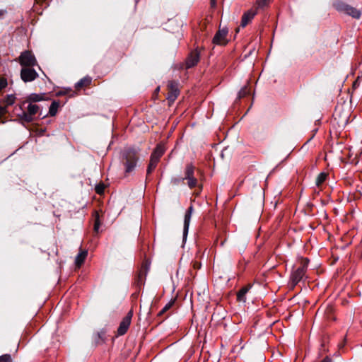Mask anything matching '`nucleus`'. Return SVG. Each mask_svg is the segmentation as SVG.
Wrapping results in <instances>:
<instances>
[{"label": "nucleus", "mask_w": 362, "mask_h": 362, "mask_svg": "<svg viewBox=\"0 0 362 362\" xmlns=\"http://www.w3.org/2000/svg\"><path fill=\"white\" fill-rule=\"evenodd\" d=\"M308 263V260L302 262L301 265L291 273L290 280L293 286L297 285L303 279L307 270Z\"/></svg>", "instance_id": "4"}, {"label": "nucleus", "mask_w": 362, "mask_h": 362, "mask_svg": "<svg viewBox=\"0 0 362 362\" xmlns=\"http://www.w3.org/2000/svg\"><path fill=\"white\" fill-rule=\"evenodd\" d=\"M178 86H179L178 83L175 81H170L168 82V93L167 100L170 103H173L177 98V96L180 93Z\"/></svg>", "instance_id": "8"}, {"label": "nucleus", "mask_w": 362, "mask_h": 362, "mask_svg": "<svg viewBox=\"0 0 362 362\" xmlns=\"http://www.w3.org/2000/svg\"><path fill=\"white\" fill-rule=\"evenodd\" d=\"M8 85L7 79L4 77H0V90L5 88Z\"/></svg>", "instance_id": "26"}, {"label": "nucleus", "mask_w": 362, "mask_h": 362, "mask_svg": "<svg viewBox=\"0 0 362 362\" xmlns=\"http://www.w3.org/2000/svg\"><path fill=\"white\" fill-rule=\"evenodd\" d=\"M38 77V74L33 67H23L21 71V78L25 83L31 82Z\"/></svg>", "instance_id": "7"}, {"label": "nucleus", "mask_w": 362, "mask_h": 362, "mask_svg": "<svg viewBox=\"0 0 362 362\" xmlns=\"http://www.w3.org/2000/svg\"><path fill=\"white\" fill-rule=\"evenodd\" d=\"M18 59L20 64L23 67H33L37 65V60L30 51L23 52Z\"/></svg>", "instance_id": "6"}, {"label": "nucleus", "mask_w": 362, "mask_h": 362, "mask_svg": "<svg viewBox=\"0 0 362 362\" xmlns=\"http://www.w3.org/2000/svg\"><path fill=\"white\" fill-rule=\"evenodd\" d=\"M194 170L195 167L192 163L187 164L185 169V177L182 178V180L187 181V185L190 189L194 188L198 184V180L194 175Z\"/></svg>", "instance_id": "5"}, {"label": "nucleus", "mask_w": 362, "mask_h": 362, "mask_svg": "<svg viewBox=\"0 0 362 362\" xmlns=\"http://www.w3.org/2000/svg\"><path fill=\"white\" fill-rule=\"evenodd\" d=\"M45 94L31 93L28 95L25 100L23 102L22 105L25 103H33L44 100Z\"/></svg>", "instance_id": "14"}, {"label": "nucleus", "mask_w": 362, "mask_h": 362, "mask_svg": "<svg viewBox=\"0 0 362 362\" xmlns=\"http://www.w3.org/2000/svg\"><path fill=\"white\" fill-rule=\"evenodd\" d=\"M194 211L193 206L191 205L185 212V218H184V227H183V240L185 241L187 238L189 226L192 218V215Z\"/></svg>", "instance_id": "11"}, {"label": "nucleus", "mask_w": 362, "mask_h": 362, "mask_svg": "<svg viewBox=\"0 0 362 362\" xmlns=\"http://www.w3.org/2000/svg\"><path fill=\"white\" fill-rule=\"evenodd\" d=\"M194 267L195 268H199V267H200V264H198L197 262H195V263H194Z\"/></svg>", "instance_id": "33"}, {"label": "nucleus", "mask_w": 362, "mask_h": 362, "mask_svg": "<svg viewBox=\"0 0 362 362\" xmlns=\"http://www.w3.org/2000/svg\"><path fill=\"white\" fill-rule=\"evenodd\" d=\"M132 317V312L129 311L120 322L119 326L117 329V335H124L127 332L131 324Z\"/></svg>", "instance_id": "10"}, {"label": "nucleus", "mask_w": 362, "mask_h": 362, "mask_svg": "<svg viewBox=\"0 0 362 362\" xmlns=\"http://www.w3.org/2000/svg\"><path fill=\"white\" fill-rule=\"evenodd\" d=\"M211 4L214 6L216 4V0H211Z\"/></svg>", "instance_id": "34"}, {"label": "nucleus", "mask_w": 362, "mask_h": 362, "mask_svg": "<svg viewBox=\"0 0 362 362\" xmlns=\"http://www.w3.org/2000/svg\"><path fill=\"white\" fill-rule=\"evenodd\" d=\"M0 362H11V358L9 354H5L0 356Z\"/></svg>", "instance_id": "30"}, {"label": "nucleus", "mask_w": 362, "mask_h": 362, "mask_svg": "<svg viewBox=\"0 0 362 362\" xmlns=\"http://www.w3.org/2000/svg\"><path fill=\"white\" fill-rule=\"evenodd\" d=\"M104 189H105V186L103 184L98 185L95 187V192L98 194H103L104 192Z\"/></svg>", "instance_id": "29"}, {"label": "nucleus", "mask_w": 362, "mask_h": 362, "mask_svg": "<svg viewBox=\"0 0 362 362\" xmlns=\"http://www.w3.org/2000/svg\"><path fill=\"white\" fill-rule=\"evenodd\" d=\"M333 7L339 13H344L349 4L346 3L341 1V0H336L332 4Z\"/></svg>", "instance_id": "18"}, {"label": "nucleus", "mask_w": 362, "mask_h": 362, "mask_svg": "<svg viewBox=\"0 0 362 362\" xmlns=\"http://www.w3.org/2000/svg\"><path fill=\"white\" fill-rule=\"evenodd\" d=\"M92 78L89 76H86L81 78L80 81H78L76 85L75 88L76 89H80L83 87L88 86L91 83Z\"/></svg>", "instance_id": "21"}, {"label": "nucleus", "mask_w": 362, "mask_h": 362, "mask_svg": "<svg viewBox=\"0 0 362 362\" xmlns=\"http://www.w3.org/2000/svg\"><path fill=\"white\" fill-rule=\"evenodd\" d=\"M228 30L226 28H220L215 34L212 42L218 45H225L227 43L226 37Z\"/></svg>", "instance_id": "9"}, {"label": "nucleus", "mask_w": 362, "mask_h": 362, "mask_svg": "<svg viewBox=\"0 0 362 362\" xmlns=\"http://www.w3.org/2000/svg\"><path fill=\"white\" fill-rule=\"evenodd\" d=\"M249 93V90H247V87L243 88L238 93V97L239 98H243L246 95Z\"/></svg>", "instance_id": "28"}, {"label": "nucleus", "mask_w": 362, "mask_h": 362, "mask_svg": "<svg viewBox=\"0 0 362 362\" xmlns=\"http://www.w3.org/2000/svg\"><path fill=\"white\" fill-rule=\"evenodd\" d=\"M181 181H183L182 178L174 177L171 180V183L178 185Z\"/></svg>", "instance_id": "32"}, {"label": "nucleus", "mask_w": 362, "mask_h": 362, "mask_svg": "<svg viewBox=\"0 0 362 362\" xmlns=\"http://www.w3.org/2000/svg\"><path fill=\"white\" fill-rule=\"evenodd\" d=\"M173 301H170L168 303L164 308L158 313V315H162L163 313H165L167 310H168L173 305Z\"/></svg>", "instance_id": "25"}, {"label": "nucleus", "mask_w": 362, "mask_h": 362, "mask_svg": "<svg viewBox=\"0 0 362 362\" xmlns=\"http://www.w3.org/2000/svg\"><path fill=\"white\" fill-rule=\"evenodd\" d=\"M139 149L127 148L122 152V160L125 166V172L131 173L136 165L138 160Z\"/></svg>", "instance_id": "1"}, {"label": "nucleus", "mask_w": 362, "mask_h": 362, "mask_svg": "<svg viewBox=\"0 0 362 362\" xmlns=\"http://www.w3.org/2000/svg\"><path fill=\"white\" fill-rule=\"evenodd\" d=\"M252 288V285L248 284L243 287L237 293V300L245 303L246 301V294Z\"/></svg>", "instance_id": "16"}, {"label": "nucleus", "mask_w": 362, "mask_h": 362, "mask_svg": "<svg viewBox=\"0 0 362 362\" xmlns=\"http://www.w3.org/2000/svg\"><path fill=\"white\" fill-rule=\"evenodd\" d=\"M95 223L93 230L95 233H98L100 226V221L99 219V214L97 211L94 212Z\"/></svg>", "instance_id": "24"}, {"label": "nucleus", "mask_w": 362, "mask_h": 362, "mask_svg": "<svg viewBox=\"0 0 362 362\" xmlns=\"http://www.w3.org/2000/svg\"><path fill=\"white\" fill-rule=\"evenodd\" d=\"M16 97L14 94L7 95L1 100V103L4 105V107H8L12 105L16 102Z\"/></svg>", "instance_id": "20"}, {"label": "nucleus", "mask_w": 362, "mask_h": 362, "mask_svg": "<svg viewBox=\"0 0 362 362\" xmlns=\"http://www.w3.org/2000/svg\"><path fill=\"white\" fill-rule=\"evenodd\" d=\"M344 14L350 16L355 19H359L361 16V11L360 10L349 5Z\"/></svg>", "instance_id": "17"}, {"label": "nucleus", "mask_w": 362, "mask_h": 362, "mask_svg": "<svg viewBox=\"0 0 362 362\" xmlns=\"http://www.w3.org/2000/svg\"><path fill=\"white\" fill-rule=\"evenodd\" d=\"M165 152L164 148L161 145H158L151 155L150 162L147 168V174H151L156 168L160 158Z\"/></svg>", "instance_id": "3"}, {"label": "nucleus", "mask_w": 362, "mask_h": 362, "mask_svg": "<svg viewBox=\"0 0 362 362\" xmlns=\"http://www.w3.org/2000/svg\"><path fill=\"white\" fill-rule=\"evenodd\" d=\"M21 112L18 114V117L21 122L30 123L33 121L34 116L38 112L40 106L35 104L29 103L27 111L23 110V105L19 107Z\"/></svg>", "instance_id": "2"}, {"label": "nucleus", "mask_w": 362, "mask_h": 362, "mask_svg": "<svg viewBox=\"0 0 362 362\" xmlns=\"http://www.w3.org/2000/svg\"><path fill=\"white\" fill-rule=\"evenodd\" d=\"M327 175L325 173H321L318 175V176L316 178V185L317 187H320L327 179Z\"/></svg>", "instance_id": "23"}, {"label": "nucleus", "mask_w": 362, "mask_h": 362, "mask_svg": "<svg viewBox=\"0 0 362 362\" xmlns=\"http://www.w3.org/2000/svg\"><path fill=\"white\" fill-rule=\"evenodd\" d=\"M199 52L195 49L189 54L186 60V67L187 69L194 66L199 60Z\"/></svg>", "instance_id": "12"}, {"label": "nucleus", "mask_w": 362, "mask_h": 362, "mask_svg": "<svg viewBox=\"0 0 362 362\" xmlns=\"http://www.w3.org/2000/svg\"><path fill=\"white\" fill-rule=\"evenodd\" d=\"M8 112V110L6 109V107H4L3 105H0V117L6 114Z\"/></svg>", "instance_id": "31"}, {"label": "nucleus", "mask_w": 362, "mask_h": 362, "mask_svg": "<svg viewBox=\"0 0 362 362\" xmlns=\"http://www.w3.org/2000/svg\"><path fill=\"white\" fill-rule=\"evenodd\" d=\"M59 102H57L56 100H54L51 103L49 109V114L50 116L56 115L58 108H59Z\"/></svg>", "instance_id": "22"}, {"label": "nucleus", "mask_w": 362, "mask_h": 362, "mask_svg": "<svg viewBox=\"0 0 362 362\" xmlns=\"http://www.w3.org/2000/svg\"><path fill=\"white\" fill-rule=\"evenodd\" d=\"M88 255L87 250H81L76 257L75 264L77 267H81Z\"/></svg>", "instance_id": "19"}, {"label": "nucleus", "mask_w": 362, "mask_h": 362, "mask_svg": "<svg viewBox=\"0 0 362 362\" xmlns=\"http://www.w3.org/2000/svg\"><path fill=\"white\" fill-rule=\"evenodd\" d=\"M257 8H251L247 12L244 13L242 16L240 25L245 27L255 16L257 13Z\"/></svg>", "instance_id": "13"}, {"label": "nucleus", "mask_w": 362, "mask_h": 362, "mask_svg": "<svg viewBox=\"0 0 362 362\" xmlns=\"http://www.w3.org/2000/svg\"><path fill=\"white\" fill-rule=\"evenodd\" d=\"M269 0H257V8H263L269 4Z\"/></svg>", "instance_id": "27"}, {"label": "nucleus", "mask_w": 362, "mask_h": 362, "mask_svg": "<svg viewBox=\"0 0 362 362\" xmlns=\"http://www.w3.org/2000/svg\"><path fill=\"white\" fill-rule=\"evenodd\" d=\"M5 11L1 10L0 11V18L4 14Z\"/></svg>", "instance_id": "35"}, {"label": "nucleus", "mask_w": 362, "mask_h": 362, "mask_svg": "<svg viewBox=\"0 0 362 362\" xmlns=\"http://www.w3.org/2000/svg\"><path fill=\"white\" fill-rule=\"evenodd\" d=\"M147 265H143L142 269L139 271L137 274L136 284L137 286H141L144 284V280L147 274Z\"/></svg>", "instance_id": "15"}]
</instances>
